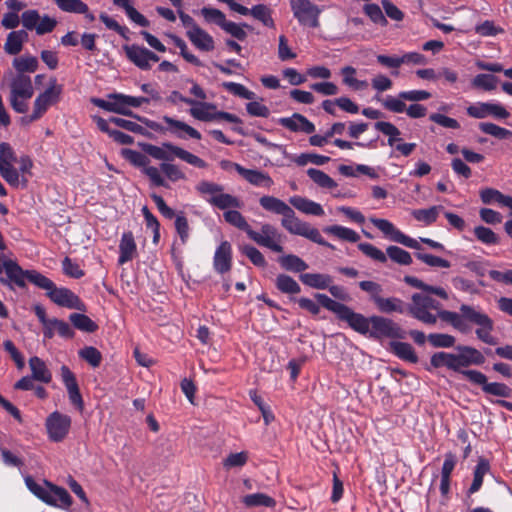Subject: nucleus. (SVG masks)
<instances>
[{
	"instance_id": "423d86ee",
	"label": "nucleus",
	"mask_w": 512,
	"mask_h": 512,
	"mask_svg": "<svg viewBox=\"0 0 512 512\" xmlns=\"http://www.w3.org/2000/svg\"><path fill=\"white\" fill-rule=\"evenodd\" d=\"M17 156L14 149L6 142L0 143V175L13 188H26L28 179L20 177L14 167Z\"/></svg>"
},
{
	"instance_id": "c03bdc74",
	"label": "nucleus",
	"mask_w": 512,
	"mask_h": 512,
	"mask_svg": "<svg viewBox=\"0 0 512 512\" xmlns=\"http://www.w3.org/2000/svg\"><path fill=\"white\" fill-rule=\"evenodd\" d=\"M214 207L220 209V210H231V209H240L243 206V202L237 198L236 196H233L231 194L225 193L222 191L221 194H219V197L217 199L213 200Z\"/></svg>"
},
{
	"instance_id": "7ed1b4c3",
	"label": "nucleus",
	"mask_w": 512,
	"mask_h": 512,
	"mask_svg": "<svg viewBox=\"0 0 512 512\" xmlns=\"http://www.w3.org/2000/svg\"><path fill=\"white\" fill-rule=\"evenodd\" d=\"M315 298L321 306L336 314V316L348 323V325L360 334H367L370 331L371 317L366 318L360 313L354 312L350 307L337 302L326 294H316Z\"/></svg>"
},
{
	"instance_id": "09e8293b",
	"label": "nucleus",
	"mask_w": 512,
	"mask_h": 512,
	"mask_svg": "<svg viewBox=\"0 0 512 512\" xmlns=\"http://www.w3.org/2000/svg\"><path fill=\"white\" fill-rule=\"evenodd\" d=\"M288 158L292 159L298 166H305L308 163L321 166L330 161V157L316 153H301L300 155L295 157H291L289 155Z\"/></svg>"
},
{
	"instance_id": "13d9d810",
	"label": "nucleus",
	"mask_w": 512,
	"mask_h": 512,
	"mask_svg": "<svg viewBox=\"0 0 512 512\" xmlns=\"http://www.w3.org/2000/svg\"><path fill=\"white\" fill-rule=\"evenodd\" d=\"M200 13L206 22L214 23L221 28H223L224 24L227 22L225 14L219 9L203 7Z\"/></svg>"
},
{
	"instance_id": "0e129e2a",
	"label": "nucleus",
	"mask_w": 512,
	"mask_h": 512,
	"mask_svg": "<svg viewBox=\"0 0 512 512\" xmlns=\"http://www.w3.org/2000/svg\"><path fill=\"white\" fill-rule=\"evenodd\" d=\"M121 154L131 164L142 169L145 167L146 164H149L150 162L146 155L136 150L123 149L121 151Z\"/></svg>"
},
{
	"instance_id": "1a4fd4ad",
	"label": "nucleus",
	"mask_w": 512,
	"mask_h": 512,
	"mask_svg": "<svg viewBox=\"0 0 512 512\" xmlns=\"http://www.w3.org/2000/svg\"><path fill=\"white\" fill-rule=\"evenodd\" d=\"M290 8L294 18L301 26L317 28L323 9L310 0H290Z\"/></svg>"
},
{
	"instance_id": "7c9ffc66",
	"label": "nucleus",
	"mask_w": 512,
	"mask_h": 512,
	"mask_svg": "<svg viewBox=\"0 0 512 512\" xmlns=\"http://www.w3.org/2000/svg\"><path fill=\"white\" fill-rule=\"evenodd\" d=\"M301 282L314 289H327L332 283V277L323 273H304L300 275Z\"/></svg>"
},
{
	"instance_id": "052dcab7",
	"label": "nucleus",
	"mask_w": 512,
	"mask_h": 512,
	"mask_svg": "<svg viewBox=\"0 0 512 512\" xmlns=\"http://www.w3.org/2000/svg\"><path fill=\"white\" fill-rule=\"evenodd\" d=\"M415 256L418 260H420L421 262L425 263L426 265H428L430 267H436V268H450L451 267V263L448 260L443 259L438 256H435V255H432V254H429V253L419 251V252L415 253Z\"/></svg>"
},
{
	"instance_id": "37998d69",
	"label": "nucleus",
	"mask_w": 512,
	"mask_h": 512,
	"mask_svg": "<svg viewBox=\"0 0 512 512\" xmlns=\"http://www.w3.org/2000/svg\"><path fill=\"white\" fill-rule=\"evenodd\" d=\"M307 175L309 178L320 188L334 189L337 187V183L328 174L322 170L316 168L307 169Z\"/></svg>"
},
{
	"instance_id": "338daca9",
	"label": "nucleus",
	"mask_w": 512,
	"mask_h": 512,
	"mask_svg": "<svg viewBox=\"0 0 512 512\" xmlns=\"http://www.w3.org/2000/svg\"><path fill=\"white\" fill-rule=\"evenodd\" d=\"M358 249L367 257L375 261H378L380 263H385L387 261L386 254L382 250H380L379 248L370 243H360L358 244Z\"/></svg>"
},
{
	"instance_id": "6e6552de",
	"label": "nucleus",
	"mask_w": 512,
	"mask_h": 512,
	"mask_svg": "<svg viewBox=\"0 0 512 512\" xmlns=\"http://www.w3.org/2000/svg\"><path fill=\"white\" fill-rule=\"evenodd\" d=\"M460 311L464 314L469 322L478 326L475 333L479 340L488 345L497 344V339L491 334L494 323L487 314L466 304H462L460 306Z\"/></svg>"
},
{
	"instance_id": "a18cd8bd",
	"label": "nucleus",
	"mask_w": 512,
	"mask_h": 512,
	"mask_svg": "<svg viewBox=\"0 0 512 512\" xmlns=\"http://www.w3.org/2000/svg\"><path fill=\"white\" fill-rule=\"evenodd\" d=\"M343 76V83L354 90H364L368 87L366 80H358L356 75V69L352 66H345L341 69Z\"/></svg>"
},
{
	"instance_id": "4be33fe9",
	"label": "nucleus",
	"mask_w": 512,
	"mask_h": 512,
	"mask_svg": "<svg viewBox=\"0 0 512 512\" xmlns=\"http://www.w3.org/2000/svg\"><path fill=\"white\" fill-rule=\"evenodd\" d=\"M162 120L167 124V131L176 135L178 138H184L182 133H185L190 138L197 140L201 139L200 132L183 121L174 119L167 115L163 116Z\"/></svg>"
},
{
	"instance_id": "ddd939ff",
	"label": "nucleus",
	"mask_w": 512,
	"mask_h": 512,
	"mask_svg": "<svg viewBox=\"0 0 512 512\" xmlns=\"http://www.w3.org/2000/svg\"><path fill=\"white\" fill-rule=\"evenodd\" d=\"M248 237L256 242L258 245L268 248L273 252H283V236L282 234L271 224L264 223L261 225L260 231H254L253 229L249 233Z\"/></svg>"
},
{
	"instance_id": "6e6d98bb",
	"label": "nucleus",
	"mask_w": 512,
	"mask_h": 512,
	"mask_svg": "<svg viewBox=\"0 0 512 512\" xmlns=\"http://www.w3.org/2000/svg\"><path fill=\"white\" fill-rule=\"evenodd\" d=\"M222 86L231 94L246 100H254L256 94L246 88L243 84L236 82H224Z\"/></svg>"
},
{
	"instance_id": "9b49d317",
	"label": "nucleus",
	"mask_w": 512,
	"mask_h": 512,
	"mask_svg": "<svg viewBox=\"0 0 512 512\" xmlns=\"http://www.w3.org/2000/svg\"><path fill=\"white\" fill-rule=\"evenodd\" d=\"M47 281L50 283L48 288H42L46 290L47 296L52 302L58 306L65 307L68 309H76L85 311L86 306L82 300L70 289L64 287H56L54 282L47 277Z\"/></svg>"
},
{
	"instance_id": "e433bc0d",
	"label": "nucleus",
	"mask_w": 512,
	"mask_h": 512,
	"mask_svg": "<svg viewBox=\"0 0 512 512\" xmlns=\"http://www.w3.org/2000/svg\"><path fill=\"white\" fill-rule=\"evenodd\" d=\"M392 352L400 359L408 361L410 363H416L418 357L411 344L405 342H391L390 344Z\"/></svg>"
},
{
	"instance_id": "58836bf2",
	"label": "nucleus",
	"mask_w": 512,
	"mask_h": 512,
	"mask_svg": "<svg viewBox=\"0 0 512 512\" xmlns=\"http://www.w3.org/2000/svg\"><path fill=\"white\" fill-rule=\"evenodd\" d=\"M490 469L489 462L486 459H479L473 474V482L468 490L469 494L476 493L483 484V478Z\"/></svg>"
},
{
	"instance_id": "a19ab883",
	"label": "nucleus",
	"mask_w": 512,
	"mask_h": 512,
	"mask_svg": "<svg viewBox=\"0 0 512 512\" xmlns=\"http://www.w3.org/2000/svg\"><path fill=\"white\" fill-rule=\"evenodd\" d=\"M223 217L228 224L244 231L247 234V236L252 230L251 226L248 224L245 217L237 209L225 211L223 213Z\"/></svg>"
},
{
	"instance_id": "f3484780",
	"label": "nucleus",
	"mask_w": 512,
	"mask_h": 512,
	"mask_svg": "<svg viewBox=\"0 0 512 512\" xmlns=\"http://www.w3.org/2000/svg\"><path fill=\"white\" fill-rule=\"evenodd\" d=\"M222 168L232 166L236 172L241 175L249 184L256 187L271 188L274 185L273 179L266 172L258 169H247L238 163H232L230 161H222Z\"/></svg>"
},
{
	"instance_id": "f03ea898",
	"label": "nucleus",
	"mask_w": 512,
	"mask_h": 512,
	"mask_svg": "<svg viewBox=\"0 0 512 512\" xmlns=\"http://www.w3.org/2000/svg\"><path fill=\"white\" fill-rule=\"evenodd\" d=\"M457 354L437 352L431 356L430 363L433 368L446 367L462 374L463 368L471 365H482L485 362L483 354L471 346H458Z\"/></svg>"
},
{
	"instance_id": "f257e3e1",
	"label": "nucleus",
	"mask_w": 512,
	"mask_h": 512,
	"mask_svg": "<svg viewBox=\"0 0 512 512\" xmlns=\"http://www.w3.org/2000/svg\"><path fill=\"white\" fill-rule=\"evenodd\" d=\"M259 204L264 210L281 215V225L290 234L302 236L330 249L335 248L332 244L324 240L317 228L299 219L293 208L283 200L274 196L264 195L259 199Z\"/></svg>"
},
{
	"instance_id": "e2e57ef3",
	"label": "nucleus",
	"mask_w": 512,
	"mask_h": 512,
	"mask_svg": "<svg viewBox=\"0 0 512 512\" xmlns=\"http://www.w3.org/2000/svg\"><path fill=\"white\" fill-rule=\"evenodd\" d=\"M508 196L493 188H485L480 191V199L484 204L498 203L503 205Z\"/></svg>"
},
{
	"instance_id": "0eeeda50",
	"label": "nucleus",
	"mask_w": 512,
	"mask_h": 512,
	"mask_svg": "<svg viewBox=\"0 0 512 512\" xmlns=\"http://www.w3.org/2000/svg\"><path fill=\"white\" fill-rule=\"evenodd\" d=\"M10 104L17 113L28 111V100L34 94V88L30 76L17 74L10 84Z\"/></svg>"
},
{
	"instance_id": "f704fd0d",
	"label": "nucleus",
	"mask_w": 512,
	"mask_h": 512,
	"mask_svg": "<svg viewBox=\"0 0 512 512\" xmlns=\"http://www.w3.org/2000/svg\"><path fill=\"white\" fill-rule=\"evenodd\" d=\"M280 266L291 272H303L308 268V264L299 256L294 254L283 255L278 258Z\"/></svg>"
},
{
	"instance_id": "39448f33",
	"label": "nucleus",
	"mask_w": 512,
	"mask_h": 512,
	"mask_svg": "<svg viewBox=\"0 0 512 512\" xmlns=\"http://www.w3.org/2000/svg\"><path fill=\"white\" fill-rule=\"evenodd\" d=\"M441 303L426 293H414L411 303L408 305L409 314L427 325H434L437 322Z\"/></svg>"
},
{
	"instance_id": "72a5a7b5",
	"label": "nucleus",
	"mask_w": 512,
	"mask_h": 512,
	"mask_svg": "<svg viewBox=\"0 0 512 512\" xmlns=\"http://www.w3.org/2000/svg\"><path fill=\"white\" fill-rule=\"evenodd\" d=\"M323 231L327 234L333 235L340 240L351 243H355L360 239V236L356 231L341 225L327 226L323 229Z\"/></svg>"
},
{
	"instance_id": "49530a36",
	"label": "nucleus",
	"mask_w": 512,
	"mask_h": 512,
	"mask_svg": "<svg viewBox=\"0 0 512 512\" xmlns=\"http://www.w3.org/2000/svg\"><path fill=\"white\" fill-rule=\"evenodd\" d=\"M275 285L279 291L285 294H298L301 291L297 281L286 274H279L275 280Z\"/></svg>"
},
{
	"instance_id": "412c9836",
	"label": "nucleus",
	"mask_w": 512,
	"mask_h": 512,
	"mask_svg": "<svg viewBox=\"0 0 512 512\" xmlns=\"http://www.w3.org/2000/svg\"><path fill=\"white\" fill-rule=\"evenodd\" d=\"M278 123L292 132H302L306 134L315 132V125L299 113H294L290 117H281L278 119Z\"/></svg>"
},
{
	"instance_id": "603ef678",
	"label": "nucleus",
	"mask_w": 512,
	"mask_h": 512,
	"mask_svg": "<svg viewBox=\"0 0 512 512\" xmlns=\"http://www.w3.org/2000/svg\"><path fill=\"white\" fill-rule=\"evenodd\" d=\"M174 150V156L181 159L182 161L197 167V168H206L207 163L198 157L197 155L192 154L191 152L177 146L171 147Z\"/></svg>"
},
{
	"instance_id": "473e14b6",
	"label": "nucleus",
	"mask_w": 512,
	"mask_h": 512,
	"mask_svg": "<svg viewBox=\"0 0 512 512\" xmlns=\"http://www.w3.org/2000/svg\"><path fill=\"white\" fill-rule=\"evenodd\" d=\"M196 190L204 197V199L213 205V200L219 197V194L224 191V187L220 184L211 181H201L197 184Z\"/></svg>"
},
{
	"instance_id": "aec40b11",
	"label": "nucleus",
	"mask_w": 512,
	"mask_h": 512,
	"mask_svg": "<svg viewBox=\"0 0 512 512\" xmlns=\"http://www.w3.org/2000/svg\"><path fill=\"white\" fill-rule=\"evenodd\" d=\"M232 267V246L228 241H222L216 248L213 257V268L216 272L224 274Z\"/></svg>"
},
{
	"instance_id": "c85d7f7f",
	"label": "nucleus",
	"mask_w": 512,
	"mask_h": 512,
	"mask_svg": "<svg viewBox=\"0 0 512 512\" xmlns=\"http://www.w3.org/2000/svg\"><path fill=\"white\" fill-rule=\"evenodd\" d=\"M28 40L26 30L12 31L7 35L4 50L9 55H17L21 52L23 44Z\"/></svg>"
},
{
	"instance_id": "4c0bfd02",
	"label": "nucleus",
	"mask_w": 512,
	"mask_h": 512,
	"mask_svg": "<svg viewBox=\"0 0 512 512\" xmlns=\"http://www.w3.org/2000/svg\"><path fill=\"white\" fill-rule=\"evenodd\" d=\"M444 211V207L441 205L432 206L428 209H416L412 211V216L419 222L425 225L433 224L440 212Z\"/></svg>"
},
{
	"instance_id": "c9c22d12",
	"label": "nucleus",
	"mask_w": 512,
	"mask_h": 512,
	"mask_svg": "<svg viewBox=\"0 0 512 512\" xmlns=\"http://www.w3.org/2000/svg\"><path fill=\"white\" fill-rule=\"evenodd\" d=\"M375 305L378 308V310L383 313L405 312V306L403 301L396 297L383 298L382 296H380L379 299H376Z\"/></svg>"
},
{
	"instance_id": "9d476101",
	"label": "nucleus",
	"mask_w": 512,
	"mask_h": 512,
	"mask_svg": "<svg viewBox=\"0 0 512 512\" xmlns=\"http://www.w3.org/2000/svg\"><path fill=\"white\" fill-rule=\"evenodd\" d=\"M61 93L62 86L58 85L55 79L50 81L49 86L36 97L33 112L27 122L40 119L52 105L59 101Z\"/></svg>"
},
{
	"instance_id": "6ab92c4d",
	"label": "nucleus",
	"mask_w": 512,
	"mask_h": 512,
	"mask_svg": "<svg viewBox=\"0 0 512 512\" xmlns=\"http://www.w3.org/2000/svg\"><path fill=\"white\" fill-rule=\"evenodd\" d=\"M62 381L67 389L68 397L70 402L79 410H82L84 407V402L79 391L78 383L76 381L75 375L72 371L65 365H63L60 369Z\"/></svg>"
},
{
	"instance_id": "4d7b16f0",
	"label": "nucleus",
	"mask_w": 512,
	"mask_h": 512,
	"mask_svg": "<svg viewBox=\"0 0 512 512\" xmlns=\"http://www.w3.org/2000/svg\"><path fill=\"white\" fill-rule=\"evenodd\" d=\"M498 78L492 74H478L472 80L474 88L483 89L486 91L494 90L497 87Z\"/></svg>"
},
{
	"instance_id": "2f4dec72",
	"label": "nucleus",
	"mask_w": 512,
	"mask_h": 512,
	"mask_svg": "<svg viewBox=\"0 0 512 512\" xmlns=\"http://www.w3.org/2000/svg\"><path fill=\"white\" fill-rule=\"evenodd\" d=\"M438 318L450 323L455 329H457L460 332H467L469 329L466 323V321L468 320L461 311L460 313H457L448 310H443L441 308L438 314Z\"/></svg>"
},
{
	"instance_id": "69168bd1",
	"label": "nucleus",
	"mask_w": 512,
	"mask_h": 512,
	"mask_svg": "<svg viewBox=\"0 0 512 512\" xmlns=\"http://www.w3.org/2000/svg\"><path fill=\"white\" fill-rule=\"evenodd\" d=\"M476 238L487 245H494L499 243V237L490 228L485 226H477L474 228Z\"/></svg>"
},
{
	"instance_id": "5701e85b",
	"label": "nucleus",
	"mask_w": 512,
	"mask_h": 512,
	"mask_svg": "<svg viewBox=\"0 0 512 512\" xmlns=\"http://www.w3.org/2000/svg\"><path fill=\"white\" fill-rule=\"evenodd\" d=\"M217 106L214 103L206 101H196L191 104L189 114L196 120L210 122L216 120Z\"/></svg>"
},
{
	"instance_id": "393cba45",
	"label": "nucleus",
	"mask_w": 512,
	"mask_h": 512,
	"mask_svg": "<svg viewBox=\"0 0 512 512\" xmlns=\"http://www.w3.org/2000/svg\"><path fill=\"white\" fill-rule=\"evenodd\" d=\"M186 35L191 43L201 51H212L215 47L213 37L200 26L191 31H186Z\"/></svg>"
},
{
	"instance_id": "680f3d73",
	"label": "nucleus",
	"mask_w": 512,
	"mask_h": 512,
	"mask_svg": "<svg viewBox=\"0 0 512 512\" xmlns=\"http://www.w3.org/2000/svg\"><path fill=\"white\" fill-rule=\"evenodd\" d=\"M428 341L436 348H450L455 344V337L444 333H431L427 337Z\"/></svg>"
},
{
	"instance_id": "3c124183",
	"label": "nucleus",
	"mask_w": 512,
	"mask_h": 512,
	"mask_svg": "<svg viewBox=\"0 0 512 512\" xmlns=\"http://www.w3.org/2000/svg\"><path fill=\"white\" fill-rule=\"evenodd\" d=\"M249 13L255 19L263 23V25L273 28L275 26L274 20L271 17V10L263 4L253 6L251 9L248 8Z\"/></svg>"
},
{
	"instance_id": "864d4df0",
	"label": "nucleus",
	"mask_w": 512,
	"mask_h": 512,
	"mask_svg": "<svg viewBox=\"0 0 512 512\" xmlns=\"http://www.w3.org/2000/svg\"><path fill=\"white\" fill-rule=\"evenodd\" d=\"M142 172L149 178L152 185L169 188V184L165 180V177L162 175L163 172L160 167L157 168L155 166L146 164L142 169Z\"/></svg>"
},
{
	"instance_id": "2eb2a0df",
	"label": "nucleus",
	"mask_w": 512,
	"mask_h": 512,
	"mask_svg": "<svg viewBox=\"0 0 512 512\" xmlns=\"http://www.w3.org/2000/svg\"><path fill=\"white\" fill-rule=\"evenodd\" d=\"M375 339H402L404 331L393 320L381 316H371L370 331L368 332Z\"/></svg>"
},
{
	"instance_id": "dca6fc26",
	"label": "nucleus",
	"mask_w": 512,
	"mask_h": 512,
	"mask_svg": "<svg viewBox=\"0 0 512 512\" xmlns=\"http://www.w3.org/2000/svg\"><path fill=\"white\" fill-rule=\"evenodd\" d=\"M45 425L49 439L53 442H60L69 433L71 417L55 411L47 417Z\"/></svg>"
},
{
	"instance_id": "4468645a",
	"label": "nucleus",
	"mask_w": 512,
	"mask_h": 512,
	"mask_svg": "<svg viewBox=\"0 0 512 512\" xmlns=\"http://www.w3.org/2000/svg\"><path fill=\"white\" fill-rule=\"evenodd\" d=\"M370 222L379 229L385 237L389 240L402 244L408 248L420 250L421 246L418 240L411 238L410 236L404 234L400 231L396 226L386 219L381 218H370Z\"/></svg>"
},
{
	"instance_id": "c756f323",
	"label": "nucleus",
	"mask_w": 512,
	"mask_h": 512,
	"mask_svg": "<svg viewBox=\"0 0 512 512\" xmlns=\"http://www.w3.org/2000/svg\"><path fill=\"white\" fill-rule=\"evenodd\" d=\"M29 367L32 373V377L42 383H50L52 380V373L48 369L46 363L37 356L29 359Z\"/></svg>"
},
{
	"instance_id": "a211bd4d",
	"label": "nucleus",
	"mask_w": 512,
	"mask_h": 512,
	"mask_svg": "<svg viewBox=\"0 0 512 512\" xmlns=\"http://www.w3.org/2000/svg\"><path fill=\"white\" fill-rule=\"evenodd\" d=\"M124 51L126 57L141 70H149L153 63L159 61L155 53L139 45H126Z\"/></svg>"
},
{
	"instance_id": "8fccbe9b",
	"label": "nucleus",
	"mask_w": 512,
	"mask_h": 512,
	"mask_svg": "<svg viewBox=\"0 0 512 512\" xmlns=\"http://www.w3.org/2000/svg\"><path fill=\"white\" fill-rule=\"evenodd\" d=\"M13 67L17 74H25V72H34L38 68V60L34 56H21L13 60Z\"/></svg>"
},
{
	"instance_id": "f8f14e48",
	"label": "nucleus",
	"mask_w": 512,
	"mask_h": 512,
	"mask_svg": "<svg viewBox=\"0 0 512 512\" xmlns=\"http://www.w3.org/2000/svg\"><path fill=\"white\" fill-rule=\"evenodd\" d=\"M21 22L26 30L35 31L37 35H44L52 32L57 20L49 15H40L38 10L29 9L21 14Z\"/></svg>"
},
{
	"instance_id": "bf43d9fd",
	"label": "nucleus",
	"mask_w": 512,
	"mask_h": 512,
	"mask_svg": "<svg viewBox=\"0 0 512 512\" xmlns=\"http://www.w3.org/2000/svg\"><path fill=\"white\" fill-rule=\"evenodd\" d=\"M480 130L488 135L498 139H507L512 136V132L508 129L500 127L491 122H483L479 125Z\"/></svg>"
},
{
	"instance_id": "ea45409f",
	"label": "nucleus",
	"mask_w": 512,
	"mask_h": 512,
	"mask_svg": "<svg viewBox=\"0 0 512 512\" xmlns=\"http://www.w3.org/2000/svg\"><path fill=\"white\" fill-rule=\"evenodd\" d=\"M72 325L83 332L93 333L98 329V325L87 315L82 313H72L69 316Z\"/></svg>"
},
{
	"instance_id": "79ce46f5",
	"label": "nucleus",
	"mask_w": 512,
	"mask_h": 512,
	"mask_svg": "<svg viewBox=\"0 0 512 512\" xmlns=\"http://www.w3.org/2000/svg\"><path fill=\"white\" fill-rule=\"evenodd\" d=\"M374 128L388 136L387 143L391 147H394L401 140V138H399L401 134L400 130L390 122L378 121L374 124Z\"/></svg>"
},
{
	"instance_id": "de8ad7c7",
	"label": "nucleus",
	"mask_w": 512,
	"mask_h": 512,
	"mask_svg": "<svg viewBox=\"0 0 512 512\" xmlns=\"http://www.w3.org/2000/svg\"><path fill=\"white\" fill-rule=\"evenodd\" d=\"M242 502L247 507H274L276 504L275 500L272 497L264 493L248 494L243 497Z\"/></svg>"
},
{
	"instance_id": "b1692460",
	"label": "nucleus",
	"mask_w": 512,
	"mask_h": 512,
	"mask_svg": "<svg viewBox=\"0 0 512 512\" xmlns=\"http://www.w3.org/2000/svg\"><path fill=\"white\" fill-rule=\"evenodd\" d=\"M137 256V245L132 232H124L119 243L118 264L123 265Z\"/></svg>"
},
{
	"instance_id": "bb28decb",
	"label": "nucleus",
	"mask_w": 512,
	"mask_h": 512,
	"mask_svg": "<svg viewBox=\"0 0 512 512\" xmlns=\"http://www.w3.org/2000/svg\"><path fill=\"white\" fill-rule=\"evenodd\" d=\"M289 203L295 209L307 215L322 216L324 214L323 207L319 203L302 196L290 197Z\"/></svg>"
},
{
	"instance_id": "cd10ccee",
	"label": "nucleus",
	"mask_w": 512,
	"mask_h": 512,
	"mask_svg": "<svg viewBox=\"0 0 512 512\" xmlns=\"http://www.w3.org/2000/svg\"><path fill=\"white\" fill-rule=\"evenodd\" d=\"M45 484L49 487L48 495L51 499L46 501L47 504L60 508H69L71 506L72 498L66 489L53 485L48 481H45Z\"/></svg>"
},
{
	"instance_id": "5fc2aeb1",
	"label": "nucleus",
	"mask_w": 512,
	"mask_h": 512,
	"mask_svg": "<svg viewBox=\"0 0 512 512\" xmlns=\"http://www.w3.org/2000/svg\"><path fill=\"white\" fill-rule=\"evenodd\" d=\"M386 256L400 265H410L412 263L410 253L398 246H389L386 249Z\"/></svg>"
},
{
	"instance_id": "774afa93",
	"label": "nucleus",
	"mask_w": 512,
	"mask_h": 512,
	"mask_svg": "<svg viewBox=\"0 0 512 512\" xmlns=\"http://www.w3.org/2000/svg\"><path fill=\"white\" fill-rule=\"evenodd\" d=\"M79 356L92 367H98L102 360V355L98 349L93 346H87L79 351Z\"/></svg>"
},
{
	"instance_id": "20e7f679",
	"label": "nucleus",
	"mask_w": 512,
	"mask_h": 512,
	"mask_svg": "<svg viewBox=\"0 0 512 512\" xmlns=\"http://www.w3.org/2000/svg\"><path fill=\"white\" fill-rule=\"evenodd\" d=\"M91 102L105 111L133 116L131 108H138L143 104H148L149 98L129 96L122 93H110L105 99L92 98Z\"/></svg>"
},
{
	"instance_id": "a878e982",
	"label": "nucleus",
	"mask_w": 512,
	"mask_h": 512,
	"mask_svg": "<svg viewBox=\"0 0 512 512\" xmlns=\"http://www.w3.org/2000/svg\"><path fill=\"white\" fill-rule=\"evenodd\" d=\"M143 151L147 153L149 156L153 157L156 160H160L163 162L172 161L174 156V150L171 147H177L176 145L165 142L161 146H156L153 144L145 143L141 145Z\"/></svg>"
}]
</instances>
